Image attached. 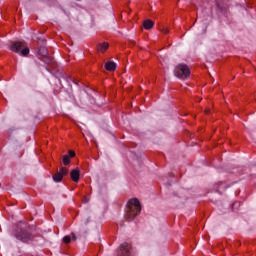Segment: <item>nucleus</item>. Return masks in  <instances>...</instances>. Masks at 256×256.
<instances>
[{
    "label": "nucleus",
    "mask_w": 256,
    "mask_h": 256,
    "mask_svg": "<svg viewBox=\"0 0 256 256\" xmlns=\"http://www.w3.org/2000/svg\"><path fill=\"white\" fill-rule=\"evenodd\" d=\"M33 231L34 228L32 225L25 221H20L17 223L13 235L18 239V241H22V243H29V241H33V239H35Z\"/></svg>",
    "instance_id": "nucleus-1"
},
{
    "label": "nucleus",
    "mask_w": 256,
    "mask_h": 256,
    "mask_svg": "<svg viewBox=\"0 0 256 256\" xmlns=\"http://www.w3.org/2000/svg\"><path fill=\"white\" fill-rule=\"evenodd\" d=\"M139 213H141V202H139V199L137 198L130 199L127 203L125 215L126 221H133Z\"/></svg>",
    "instance_id": "nucleus-2"
},
{
    "label": "nucleus",
    "mask_w": 256,
    "mask_h": 256,
    "mask_svg": "<svg viewBox=\"0 0 256 256\" xmlns=\"http://www.w3.org/2000/svg\"><path fill=\"white\" fill-rule=\"evenodd\" d=\"M10 51H13V53H20L22 57H27V55H29V47L25 42H12Z\"/></svg>",
    "instance_id": "nucleus-3"
},
{
    "label": "nucleus",
    "mask_w": 256,
    "mask_h": 256,
    "mask_svg": "<svg viewBox=\"0 0 256 256\" xmlns=\"http://www.w3.org/2000/svg\"><path fill=\"white\" fill-rule=\"evenodd\" d=\"M174 73L178 77V79H187V77L191 75V70L189 69L188 65L179 64L178 66H176Z\"/></svg>",
    "instance_id": "nucleus-4"
},
{
    "label": "nucleus",
    "mask_w": 256,
    "mask_h": 256,
    "mask_svg": "<svg viewBox=\"0 0 256 256\" xmlns=\"http://www.w3.org/2000/svg\"><path fill=\"white\" fill-rule=\"evenodd\" d=\"M38 55L46 65H51V63H53V59L49 57V50H47L45 46L39 48Z\"/></svg>",
    "instance_id": "nucleus-5"
},
{
    "label": "nucleus",
    "mask_w": 256,
    "mask_h": 256,
    "mask_svg": "<svg viewBox=\"0 0 256 256\" xmlns=\"http://www.w3.org/2000/svg\"><path fill=\"white\" fill-rule=\"evenodd\" d=\"M68 173L69 169H67L66 167H61L60 171L56 172L52 176V179L53 181H55V183H61V181H63V177H65V175H68Z\"/></svg>",
    "instance_id": "nucleus-6"
},
{
    "label": "nucleus",
    "mask_w": 256,
    "mask_h": 256,
    "mask_svg": "<svg viewBox=\"0 0 256 256\" xmlns=\"http://www.w3.org/2000/svg\"><path fill=\"white\" fill-rule=\"evenodd\" d=\"M131 244L124 242L120 245L118 256H131Z\"/></svg>",
    "instance_id": "nucleus-7"
},
{
    "label": "nucleus",
    "mask_w": 256,
    "mask_h": 256,
    "mask_svg": "<svg viewBox=\"0 0 256 256\" xmlns=\"http://www.w3.org/2000/svg\"><path fill=\"white\" fill-rule=\"evenodd\" d=\"M107 49H109V43H107V42L100 43L97 46V51L99 53H105V51H107Z\"/></svg>",
    "instance_id": "nucleus-8"
},
{
    "label": "nucleus",
    "mask_w": 256,
    "mask_h": 256,
    "mask_svg": "<svg viewBox=\"0 0 256 256\" xmlns=\"http://www.w3.org/2000/svg\"><path fill=\"white\" fill-rule=\"evenodd\" d=\"M70 177L72 179V181H74V183H79V170H72L70 173Z\"/></svg>",
    "instance_id": "nucleus-9"
},
{
    "label": "nucleus",
    "mask_w": 256,
    "mask_h": 256,
    "mask_svg": "<svg viewBox=\"0 0 256 256\" xmlns=\"http://www.w3.org/2000/svg\"><path fill=\"white\" fill-rule=\"evenodd\" d=\"M71 239H73V241H77V236L75 235V233H71V236H64L63 242L66 245H69V243H71Z\"/></svg>",
    "instance_id": "nucleus-10"
},
{
    "label": "nucleus",
    "mask_w": 256,
    "mask_h": 256,
    "mask_svg": "<svg viewBox=\"0 0 256 256\" xmlns=\"http://www.w3.org/2000/svg\"><path fill=\"white\" fill-rule=\"evenodd\" d=\"M105 69L107 71H115V69H117V64H115V62L109 61L105 64Z\"/></svg>",
    "instance_id": "nucleus-11"
},
{
    "label": "nucleus",
    "mask_w": 256,
    "mask_h": 256,
    "mask_svg": "<svg viewBox=\"0 0 256 256\" xmlns=\"http://www.w3.org/2000/svg\"><path fill=\"white\" fill-rule=\"evenodd\" d=\"M153 25L154 23L151 20H145L143 23L144 29H153Z\"/></svg>",
    "instance_id": "nucleus-12"
},
{
    "label": "nucleus",
    "mask_w": 256,
    "mask_h": 256,
    "mask_svg": "<svg viewBox=\"0 0 256 256\" xmlns=\"http://www.w3.org/2000/svg\"><path fill=\"white\" fill-rule=\"evenodd\" d=\"M62 161L64 165H69V163H71V158L69 157V155H64Z\"/></svg>",
    "instance_id": "nucleus-13"
},
{
    "label": "nucleus",
    "mask_w": 256,
    "mask_h": 256,
    "mask_svg": "<svg viewBox=\"0 0 256 256\" xmlns=\"http://www.w3.org/2000/svg\"><path fill=\"white\" fill-rule=\"evenodd\" d=\"M161 33H163L164 35H167L169 33V28L163 26L162 28H160Z\"/></svg>",
    "instance_id": "nucleus-14"
},
{
    "label": "nucleus",
    "mask_w": 256,
    "mask_h": 256,
    "mask_svg": "<svg viewBox=\"0 0 256 256\" xmlns=\"http://www.w3.org/2000/svg\"><path fill=\"white\" fill-rule=\"evenodd\" d=\"M69 157H75V151L70 150L69 151Z\"/></svg>",
    "instance_id": "nucleus-15"
},
{
    "label": "nucleus",
    "mask_w": 256,
    "mask_h": 256,
    "mask_svg": "<svg viewBox=\"0 0 256 256\" xmlns=\"http://www.w3.org/2000/svg\"><path fill=\"white\" fill-rule=\"evenodd\" d=\"M205 113H206V115H209V114L211 113V110H210L209 108H207V109L205 110Z\"/></svg>",
    "instance_id": "nucleus-16"
}]
</instances>
